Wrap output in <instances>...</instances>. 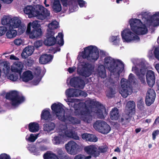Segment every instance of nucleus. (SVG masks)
<instances>
[{
	"label": "nucleus",
	"mask_w": 159,
	"mask_h": 159,
	"mask_svg": "<svg viewBox=\"0 0 159 159\" xmlns=\"http://www.w3.org/2000/svg\"><path fill=\"white\" fill-rule=\"evenodd\" d=\"M50 159H59L57 156L53 154L51 152H50Z\"/></svg>",
	"instance_id": "obj_55"
},
{
	"label": "nucleus",
	"mask_w": 159,
	"mask_h": 159,
	"mask_svg": "<svg viewBox=\"0 0 159 159\" xmlns=\"http://www.w3.org/2000/svg\"><path fill=\"white\" fill-rule=\"evenodd\" d=\"M81 138L84 140L90 142H96L98 140V139L95 135L87 133L82 134Z\"/></svg>",
	"instance_id": "obj_23"
},
{
	"label": "nucleus",
	"mask_w": 159,
	"mask_h": 159,
	"mask_svg": "<svg viewBox=\"0 0 159 159\" xmlns=\"http://www.w3.org/2000/svg\"><path fill=\"white\" fill-rule=\"evenodd\" d=\"M94 106H96L97 107L94 112L96 114L98 118H102L103 111H105V108L99 102L92 100L87 101L85 103H80L79 109L75 110L74 113L76 116H79L81 120L89 123L92 120L90 109H92Z\"/></svg>",
	"instance_id": "obj_2"
},
{
	"label": "nucleus",
	"mask_w": 159,
	"mask_h": 159,
	"mask_svg": "<svg viewBox=\"0 0 159 159\" xmlns=\"http://www.w3.org/2000/svg\"><path fill=\"white\" fill-rule=\"evenodd\" d=\"M21 20L17 17H14L11 19L10 27L9 29L16 28L19 27L21 25Z\"/></svg>",
	"instance_id": "obj_26"
},
{
	"label": "nucleus",
	"mask_w": 159,
	"mask_h": 159,
	"mask_svg": "<svg viewBox=\"0 0 159 159\" xmlns=\"http://www.w3.org/2000/svg\"><path fill=\"white\" fill-rule=\"evenodd\" d=\"M43 43L45 45L49 46V40H44Z\"/></svg>",
	"instance_id": "obj_64"
},
{
	"label": "nucleus",
	"mask_w": 159,
	"mask_h": 159,
	"mask_svg": "<svg viewBox=\"0 0 159 159\" xmlns=\"http://www.w3.org/2000/svg\"><path fill=\"white\" fill-rule=\"evenodd\" d=\"M137 107L140 110H143L144 109V103L142 99H139L137 102Z\"/></svg>",
	"instance_id": "obj_41"
},
{
	"label": "nucleus",
	"mask_w": 159,
	"mask_h": 159,
	"mask_svg": "<svg viewBox=\"0 0 159 159\" xmlns=\"http://www.w3.org/2000/svg\"><path fill=\"white\" fill-rule=\"evenodd\" d=\"M41 25L37 20L30 22L27 25L26 33L31 39L40 38L43 34Z\"/></svg>",
	"instance_id": "obj_8"
},
{
	"label": "nucleus",
	"mask_w": 159,
	"mask_h": 159,
	"mask_svg": "<svg viewBox=\"0 0 159 159\" xmlns=\"http://www.w3.org/2000/svg\"><path fill=\"white\" fill-rule=\"evenodd\" d=\"M62 105L54 103L51 105L52 110L56 114L58 119L63 122L78 125L80 124V120L70 115H65V111L62 107Z\"/></svg>",
	"instance_id": "obj_4"
},
{
	"label": "nucleus",
	"mask_w": 159,
	"mask_h": 159,
	"mask_svg": "<svg viewBox=\"0 0 159 159\" xmlns=\"http://www.w3.org/2000/svg\"><path fill=\"white\" fill-rule=\"evenodd\" d=\"M34 50V47L32 46H28L23 49L21 54L22 57L26 58L32 55Z\"/></svg>",
	"instance_id": "obj_21"
},
{
	"label": "nucleus",
	"mask_w": 159,
	"mask_h": 159,
	"mask_svg": "<svg viewBox=\"0 0 159 159\" xmlns=\"http://www.w3.org/2000/svg\"><path fill=\"white\" fill-rule=\"evenodd\" d=\"M159 124V117L157 116V117L155 119V121L153 123L152 125L153 126H155V125Z\"/></svg>",
	"instance_id": "obj_59"
},
{
	"label": "nucleus",
	"mask_w": 159,
	"mask_h": 159,
	"mask_svg": "<svg viewBox=\"0 0 159 159\" xmlns=\"http://www.w3.org/2000/svg\"><path fill=\"white\" fill-rule=\"evenodd\" d=\"M159 133V130H157L153 132L152 133L153 140H154L155 139L156 136L158 135Z\"/></svg>",
	"instance_id": "obj_54"
},
{
	"label": "nucleus",
	"mask_w": 159,
	"mask_h": 159,
	"mask_svg": "<svg viewBox=\"0 0 159 159\" xmlns=\"http://www.w3.org/2000/svg\"><path fill=\"white\" fill-rule=\"evenodd\" d=\"M155 97L156 94L154 89H148L145 98V103L146 105L148 106H151L154 102Z\"/></svg>",
	"instance_id": "obj_18"
},
{
	"label": "nucleus",
	"mask_w": 159,
	"mask_h": 159,
	"mask_svg": "<svg viewBox=\"0 0 159 159\" xmlns=\"http://www.w3.org/2000/svg\"><path fill=\"white\" fill-rule=\"evenodd\" d=\"M39 125L38 123L35 122H30L28 125L29 131L32 133H36L38 131Z\"/></svg>",
	"instance_id": "obj_27"
},
{
	"label": "nucleus",
	"mask_w": 159,
	"mask_h": 159,
	"mask_svg": "<svg viewBox=\"0 0 159 159\" xmlns=\"http://www.w3.org/2000/svg\"><path fill=\"white\" fill-rule=\"evenodd\" d=\"M13 43L16 45L18 46H20L21 45H24V41L23 40H13Z\"/></svg>",
	"instance_id": "obj_51"
},
{
	"label": "nucleus",
	"mask_w": 159,
	"mask_h": 159,
	"mask_svg": "<svg viewBox=\"0 0 159 159\" xmlns=\"http://www.w3.org/2000/svg\"><path fill=\"white\" fill-rule=\"evenodd\" d=\"M10 59L11 60H19V58L13 55H11L10 56Z\"/></svg>",
	"instance_id": "obj_58"
},
{
	"label": "nucleus",
	"mask_w": 159,
	"mask_h": 159,
	"mask_svg": "<svg viewBox=\"0 0 159 159\" xmlns=\"http://www.w3.org/2000/svg\"><path fill=\"white\" fill-rule=\"evenodd\" d=\"M93 127L97 131L104 134L108 133L111 130L110 125L104 121H96L93 125Z\"/></svg>",
	"instance_id": "obj_12"
},
{
	"label": "nucleus",
	"mask_w": 159,
	"mask_h": 159,
	"mask_svg": "<svg viewBox=\"0 0 159 159\" xmlns=\"http://www.w3.org/2000/svg\"><path fill=\"white\" fill-rule=\"evenodd\" d=\"M155 68L159 74V63H157L155 65Z\"/></svg>",
	"instance_id": "obj_63"
},
{
	"label": "nucleus",
	"mask_w": 159,
	"mask_h": 159,
	"mask_svg": "<svg viewBox=\"0 0 159 159\" xmlns=\"http://www.w3.org/2000/svg\"><path fill=\"white\" fill-rule=\"evenodd\" d=\"M104 65H100L96 70V74L98 77L104 78L106 77V70L105 66L111 73L117 72L119 76L121 70L124 69V65L120 60H115L111 57H107L104 58Z\"/></svg>",
	"instance_id": "obj_3"
},
{
	"label": "nucleus",
	"mask_w": 159,
	"mask_h": 159,
	"mask_svg": "<svg viewBox=\"0 0 159 159\" xmlns=\"http://www.w3.org/2000/svg\"><path fill=\"white\" fill-rule=\"evenodd\" d=\"M49 61V54H44L40 57L39 62L42 64H45Z\"/></svg>",
	"instance_id": "obj_31"
},
{
	"label": "nucleus",
	"mask_w": 159,
	"mask_h": 159,
	"mask_svg": "<svg viewBox=\"0 0 159 159\" xmlns=\"http://www.w3.org/2000/svg\"><path fill=\"white\" fill-rule=\"evenodd\" d=\"M18 28V33L19 34H21L25 31L26 27L24 25H20Z\"/></svg>",
	"instance_id": "obj_46"
},
{
	"label": "nucleus",
	"mask_w": 159,
	"mask_h": 159,
	"mask_svg": "<svg viewBox=\"0 0 159 159\" xmlns=\"http://www.w3.org/2000/svg\"><path fill=\"white\" fill-rule=\"evenodd\" d=\"M146 72V69L144 68H141L140 70H139L137 68H136L135 74L136 75L138 76L141 83L143 84H146L144 78V75L145 74Z\"/></svg>",
	"instance_id": "obj_22"
},
{
	"label": "nucleus",
	"mask_w": 159,
	"mask_h": 159,
	"mask_svg": "<svg viewBox=\"0 0 159 159\" xmlns=\"http://www.w3.org/2000/svg\"><path fill=\"white\" fill-rule=\"evenodd\" d=\"M4 2L7 4H9L11 3L13 1V0H2Z\"/></svg>",
	"instance_id": "obj_62"
},
{
	"label": "nucleus",
	"mask_w": 159,
	"mask_h": 159,
	"mask_svg": "<svg viewBox=\"0 0 159 159\" xmlns=\"http://www.w3.org/2000/svg\"><path fill=\"white\" fill-rule=\"evenodd\" d=\"M43 130L44 131L47 132L48 133H49L50 130L49 128V122H47L43 125Z\"/></svg>",
	"instance_id": "obj_43"
},
{
	"label": "nucleus",
	"mask_w": 159,
	"mask_h": 159,
	"mask_svg": "<svg viewBox=\"0 0 159 159\" xmlns=\"http://www.w3.org/2000/svg\"><path fill=\"white\" fill-rule=\"evenodd\" d=\"M7 27L6 26H0V36L4 35L7 30Z\"/></svg>",
	"instance_id": "obj_45"
},
{
	"label": "nucleus",
	"mask_w": 159,
	"mask_h": 159,
	"mask_svg": "<svg viewBox=\"0 0 159 159\" xmlns=\"http://www.w3.org/2000/svg\"><path fill=\"white\" fill-rule=\"evenodd\" d=\"M112 44L117 45L119 43V40H112Z\"/></svg>",
	"instance_id": "obj_61"
},
{
	"label": "nucleus",
	"mask_w": 159,
	"mask_h": 159,
	"mask_svg": "<svg viewBox=\"0 0 159 159\" xmlns=\"http://www.w3.org/2000/svg\"><path fill=\"white\" fill-rule=\"evenodd\" d=\"M99 52L95 46H90L84 48L82 52V57L90 61H95L98 58Z\"/></svg>",
	"instance_id": "obj_9"
},
{
	"label": "nucleus",
	"mask_w": 159,
	"mask_h": 159,
	"mask_svg": "<svg viewBox=\"0 0 159 159\" xmlns=\"http://www.w3.org/2000/svg\"><path fill=\"white\" fill-rule=\"evenodd\" d=\"M75 70V68L74 67H70L68 68V70H67V71L69 72V73L72 74L74 72Z\"/></svg>",
	"instance_id": "obj_57"
},
{
	"label": "nucleus",
	"mask_w": 159,
	"mask_h": 159,
	"mask_svg": "<svg viewBox=\"0 0 159 159\" xmlns=\"http://www.w3.org/2000/svg\"><path fill=\"white\" fill-rule=\"evenodd\" d=\"M146 77L147 82L148 86L152 88L155 84V73L152 70H148L147 71Z\"/></svg>",
	"instance_id": "obj_19"
},
{
	"label": "nucleus",
	"mask_w": 159,
	"mask_h": 159,
	"mask_svg": "<svg viewBox=\"0 0 159 159\" xmlns=\"http://www.w3.org/2000/svg\"><path fill=\"white\" fill-rule=\"evenodd\" d=\"M23 67V64L20 61H16L13 63V67H11L12 72L18 73L19 75V80L25 83H27L32 80L33 75L31 70H26L23 72L22 75V70Z\"/></svg>",
	"instance_id": "obj_6"
},
{
	"label": "nucleus",
	"mask_w": 159,
	"mask_h": 159,
	"mask_svg": "<svg viewBox=\"0 0 159 159\" xmlns=\"http://www.w3.org/2000/svg\"><path fill=\"white\" fill-rule=\"evenodd\" d=\"M62 141V138L60 136H56L52 139L53 143L54 144H59Z\"/></svg>",
	"instance_id": "obj_39"
},
{
	"label": "nucleus",
	"mask_w": 159,
	"mask_h": 159,
	"mask_svg": "<svg viewBox=\"0 0 159 159\" xmlns=\"http://www.w3.org/2000/svg\"><path fill=\"white\" fill-rule=\"evenodd\" d=\"M51 36L50 35V39H52V40H55V38L54 37L52 36L53 35V34ZM63 34L61 33H59L58 34V35L57 36H56V39L55 40H63Z\"/></svg>",
	"instance_id": "obj_42"
},
{
	"label": "nucleus",
	"mask_w": 159,
	"mask_h": 159,
	"mask_svg": "<svg viewBox=\"0 0 159 159\" xmlns=\"http://www.w3.org/2000/svg\"><path fill=\"white\" fill-rule=\"evenodd\" d=\"M17 35L16 30L10 29L7 30L6 34V36L8 39H11L15 37Z\"/></svg>",
	"instance_id": "obj_34"
},
{
	"label": "nucleus",
	"mask_w": 159,
	"mask_h": 159,
	"mask_svg": "<svg viewBox=\"0 0 159 159\" xmlns=\"http://www.w3.org/2000/svg\"><path fill=\"white\" fill-rule=\"evenodd\" d=\"M79 146L76 143L72 140H70L65 145V148L68 154L75 155L79 151Z\"/></svg>",
	"instance_id": "obj_15"
},
{
	"label": "nucleus",
	"mask_w": 159,
	"mask_h": 159,
	"mask_svg": "<svg viewBox=\"0 0 159 159\" xmlns=\"http://www.w3.org/2000/svg\"><path fill=\"white\" fill-rule=\"evenodd\" d=\"M50 131L52 130L55 128V124H54V123H53L52 122H50Z\"/></svg>",
	"instance_id": "obj_60"
},
{
	"label": "nucleus",
	"mask_w": 159,
	"mask_h": 159,
	"mask_svg": "<svg viewBox=\"0 0 159 159\" xmlns=\"http://www.w3.org/2000/svg\"><path fill=\"white\" fill-rule=\"evenodd\" d=\"M154 54L155 55V58L158 60H159V48L157 47L155 48L154 52Z\"/></svg>",
	"instance_id": "obj_50"
},
{
	"label": "nucleus",
	"mask_w": 159,
	"mask_h": 159,
	"mask_svg": "<svg viewBox=\"0 0 159 159\" xmlns=\"http://www.w3.org/2000/svg\"><path fill=\"white\" fill-rule=\"evenodd\" d=\"M143 24L138 19H131L129 21L131 30L138 35L144 34L148 32L147 26L154 27L159 26V11L154 12L152 15L148 11H143L141 13Z\"/></svg>",
	"instance_id": "obj_1"
},
{
	"label": "nucleus",
	"mask_w": 159,
	"mask_h": 159,
	"mask_svg": "<svg viewBox=\"0 0 159 159\" xmlns=\"http://www.w3.org/2000/svg\"><path fill=\"white\" fill-rule=\"evenodd\" d=\"M76 90L75 89H68L66 91V94L68 97H73L76 96Z\"/></svg>",
	"instance_id": "obj_36"
},
{
	"label": "nucleus",
	"mask_w": 159,
	"mask_h": 159,
	"mask_svg": "<svg viewBox=\"0 0 159 159\" xmlns=\"http://www.w3.org/2000/svg\"><path fill=\"white\" fill-rule=\"evenodd\" d=\"M43 158L44 159H50V151H48L46 153L44 154Z\"/></svg>",
	"instance_id": "obj_53"
},
{
	"label": "nucleus",
	"mask_w": 159,
	"mask_h": 159,
	"mask_svg": "<svg viewBox=\"0 0 159 159\" xmlns=\"http://www.w3.org/2000/svg\"><path fill=\"white\" fill-rule=\"evenodd\" d=\"M24 11L29 18L36 17L41 20L45 19L50 15L47 9L40 5H36L35 8L27 6L24 8Z\"/></svg>",
	"instance_id": "obj_5"
},
{
	"label": "nucleus",
	"mask_w": 159,
	"mask_h": 159,
	"mask_svg": "<svg viewBox=\"0 0 159 159\" xmlns=\"http://www.w3.org/2000/svg\"><path fill=\"white\" fill-rule=\"evenodd\" d=\"M6 98L11 102V104L13 107L18 106L20 104L24 102V97L19 95L16 91H11L6 93Z\"/></svg>",
	"instance_id": "obj_11"
},
{
	"label": "nucleus",
	"mask_w": 159,
	"mask_h": 159,
	"mask_svg": "<svg viewBox=\"0 0 159 159\" xmlns=\"http://www.w3.org/2000/svg\"><path fill=\"white\" fill-rule=\"evenodd\" d=\"M65 134L68 137L71 138L76 140L79 139V137L77 134L72 130H66L65 131Z\"/></svg>",
	"instance_id": "obj_28"
},
{
	"label": "nucleus",
	"mask_w": 159,
	"mask_h": 159,
	"mask_svg": "<svg viewBox=\"0 0 159 159\" xmlns=\"http://www.w3.org/2000/svg\"><path fill=\"white\" fill-rule=\"evenodd\" d=\"M98 151L100 153H105L107 151V146H101L98 147Z\"/></svg>",
	"instance_id": "obj_48"
},
{
	"label": "nucleus",
	"mask_w": 159,
	"mask_h": 159,
	"mask_svg": "<svg viewBox=\"0 0 159 159\" xmlns=\"http://www.w3.org/2000/svg\"><path fill=\"white\" fill-rule=\"evenodd\" d=\"M77 2L80 7H86L87 2L83 0H78Z\"/></svg>",
	"instance_id": "obj_49"
},
{
	"label": "nucleus",
	"mask_w": 159,
	"mask_h": 159,
	"mask_svg": "<svg viewBox=\"0 0 159 159\" xmlns=\"http://www.w3.org/2000/svg\"><path fill=\"white\" fill-rule=\"evenodd\" d=\"M50 51L55 54L61 51L60 47L64 43V40H50Z\"/></svg>",
	"instance_id": "obj_17"
},
{
	"label": "nucleus",
	"mask_w": 159,
	"mask_h": 159,
	"mask_svg": "<svg viewBox=\"0 0 159 159\" xmlns=\"http://www.w3.org/2000/svg\"><path fill=\"white\" fill-rule=\"evenodd\" d=\"M63 5L66 6L68 5H72L77 4L76 0H61ZM52 8L54 11L57 12L60 11L61 10V6L60 2L59 0H54L52 6Z\"/></svg>",
	"instance_id": "obj_13"
},
{
	"label": "nucleus",
	"mask_w": 159,
	"mask_h": 159,
	"mask_svg": "<svg viewBox=\"0 0 159 159\" xmlns=\"http://www.w3.org/2000/svg\"><path fill=\"white\" fill-rule=\"evenodd\" d=\"M109 83H110V85L112 86L109 87V89L107 94V96L112 98L115 94L116 93L115 91V87L114 86H115V83L116 82L115 81L113 80L112 79H110L109 81Z\"/></svg>",
	"instance_id": "obj_24"
},
{
	"label": "nucleus",
	"mask_w": 159,
	"mask_h": 159,
	"mask_svg": "<svg viewBox=\"0 0 159 159\" xmlns=\"http://www.w3.org/2000/svg\"><path fill=\"white\" fill-rule=\"evenodd\" d=\"M118 120V122L121 123L122 125H125L129 122L130 118L129 115H124L121 118H119Z\"/></svg>",
	"instance_id": "obj_33"
},
{
	"label": "nucleus",
	"mask_w": 159,
	"mask_h": 159,
	"mask_svg": "<svg viewBox=\"0 0 159 159\" xmlns=\"http://www.w3.org/2000/svg\"><path fill=\"white\" fill-rule=\"evenodd\" d=\"M56 151L57 156L60 159H71L67 153L62 149H57Z\"/></svg>",
	"instance_id": "obj_29"
},
{
	"label": "nucleus",
	"mask_w": 159,
	"mask_h": 159,
	"mask_svg": "<svg viewBox=\"0 0 159 159\" xmlns=\"http://www.w3.org/2000/svg\"><path fill=\"white\" fill-rule=\"evenodd\" d=\"M121 36L123 40H139V36L132 32L129 29L125 28L121 32Z\"/></svg>",
	"instance_id": "obj_16"
},
{
	"label": "nucleus",
	"mask_w": 159,
	"mask_h": 159,
	"mask_svg": "<svg viewBox=\"0 0 159 159\" xmlns=\"http://www.w3.org/2000/svg\"><path fill=\"white\" fill-rule=\"evenodd\" d=\"M110 118L112 120H117L120 118V115L118 108L115 107L111 110L110 113Z\"/></svg>",
	"instance_id": "obj_25"
},
{
	"label": "nucleus",
	"mask_w": 159,
	"mask_h": 159,
	"mask_svg": "<svg viewBox=\"0 0 159 159\" xmlns=\"http://www.w3.org/2000/svg\"><path fill=\"white\" fill-rule=\"evenodd\" d=\"M48 29L47 30V32L45 34L44 40H49L50 39V23L48 24Z\"/></svg>",
	"instance_id": "obj_47"
},
{
	"label": "nucleus",
	"mask_w": 159,
	"mask_h": 159,
	"mask_svg": "<svg viewBox=\"0 0 159 159\" xmlns=\"http://www.w3.org/2000/svg\"><path fill=\"white\" fill-rule=\"evenodd\" d=\"M59 23L56 20H53L50 23V30L51 29L54 30L57 29L59 28ZM54 34V33L53 32L50 30V35H51L52 34Z\"/></svg>",
	"instance_id": "obj_37"
},
{
	"label": "nucleus",
	"mask_w": 159,
	"mask_h": 159,
	"mask_svg": "<svg viewBox=\"0 0 159 159\" xmlns=\"http://www.w3.org/2000/svg\"><path fill=\"white\" fill-rule=\"evenodd\" d=\"M16 73H13L10 75L8 77V79L9 80L13 81H16L18 79V77L19 76V74H17Z\"/></svg>",
	"instance_id": "obj_40"
},
{
	"label": "nucleus",
	"mask_w": 159,
	"mask_h": 159,
	"mask_svg": "<svg viewBox=\"0 0 159 159\" xmlns=\"http://www.w3.org/2000/svg\"><path fill=\"white\" fill-rule=\"evenodd\" d=\"M43 40H36V41L34 42V47L38 48L42 46V43H43Z\"/></svg>",
	"instance_id": "obj_44"
},
{
	"label": "nucleus",
	"mask_w": 159,
	"mask_h": 159,
	"mask_svg": "<svg viewBox=\"0 0 159 159\" xmlns=\"http://www.w3.org/2000/svg\"><path fill=\"white\" fill-rule=\"evenodd\" d=\"M70 85L74 88H80L81 86H84L85 85L84 81L79 77H75L70 79Z\"/></svg>",
	"instance_id": "obj_20"
},
{
	"label": "nucleus",
	"mask_w": 159,
	"mask_h": 159,
	"mask_svg": "<svg viewBox=\"0 0 159 159\" xmlns=\"http://www.w3.org/2000/svg\"><path fill=\"white\" fill-rule=\"evenodd\" d=\"M84 150L87 154L90 155L86 156L82 154H79L75 156L74 159H90L92 156L96 157L99 155V152L98 151L96 145H88L84 147Z\"/></svg>",
	"instance_id": "obj_10"
},
{
	"label": "nucleus",
	"mask_w": 159,
	"mask_h": 159,
	"mask_svg": "<svg viewBox=\"0 0 159 159\" xmlns=\"http://www.w3.org/2000/svg\"><path fill=\"white\" fill-rule=\"evenodd\" d=\"M39 134H30V136L28 138H26V140L30 142H33L37 139Z\"/></svg>",
	"instance_id": "obj_38"
},
{
	"label": "nucleus",
	"mask_w": 159,
	"mask_h": 159,
	"mask_svg": "<svg viewBox=\"0 0 159 159\" xmlns=\"http://www.w3.org/2000/svg\"><path fill=\"white\" fill-rule=\"evenodd\" d=\"M0 159H11L10 156L6 153H2L0 155Z\"/></svg>",
	"instance_id": "obj_52"
},
{
	"label": "nucleus",
	"mask_w": 159,
	"mask_h": 159,
	"mask_svg": "<svg viewBox=\"0 0 159 159\" xmlns=\"http://www.w3.org/2000/svg\"><path fill=\"white\" fill-rule=\"evenodd\" d=\"M48 149V147L45 145H42L39 147V150L41 151H45L47 150Z\"/></svg>",
	"instance_id": "obj_56"
},
{
	"label": "nucleus",
	"mask_w": 159,
	"mask_h": 159,
	"mask_svg": "<svg viewBox=\"0 0 159 159\" xmlns=\"http://www.w3.org/2000/svg\"><path fill=\"white\" fill-rule=\"evenodd\" d=\"M49 116L50 113L47 110H43L41 115V119L42 120H44L45 122H49Z\"/></svg>",
	"instance_id": "obj_30"
},
{
	"label": "nucleus",
	"mask_w": 159,
	"mask_h": 159,
	"mask_svg": "<svg viewBox=\"0 0 159 159\" xmlns=\"http://www.w3.org/2000/svg\"><path fill=\"white\" fill-rule=\"evenodd\" d=\"M134 75L130 73L129 76V80L122 78L120 80V84H121V88L120 92V94L122 96L125 98L128 95H130L132 92L131 84L132 82L134 81Z\"/></svg>",
	"instance_id": "obj_7"
},
{
	"label": "nucleus",
	"mask_w": 159,
	"mask_h": 159,
	"mask_svg": "<svg viewBox=\"0 0 159 159\" xmlns=\"http://www.w3.org/2000/svg\"><path fill=\"white\" fill-rule=\"evenodd\" d=\"M94 69V65L89 63H86L82 68L78 69L77 72L80 75L86 78L90 76Z\"/></svg>",
	"instance_id": "obj_14"
},
{
	"label": "nucleus",
	"mask_w": 159,
	"mask_h": 159,
	"mask_svg": "<svg viewBox=\"0 0 159 159\" xmlns=\"http://www.w3.org/2000/svg\"><path fill=\"white\" fill-rule=\"evenodd\" d=\"M11 19V18L9 16L3 17L1 21L2 24L3 25H6L7 27H9V28L10 27Z\"/></svg>",
	"instance_id": "obj_35"
},
{
	"label": "nucleus",
	"mask_w": 159,
	"mask_h": 159,
	"mask_svg": "<svg viewBox=\"0 0 159 159\" xmlns=\"http://www.w3.org/2000/svg\"><path fill=\"white\" fill-rule=\"evenodd\" d=\"M136 107L135 102L133 101H129L127 103L126 107L127 110L129 111V113L135 112V108Z\"/></svg>",
	"instance_id": "obj_32"
}]
</instances>
